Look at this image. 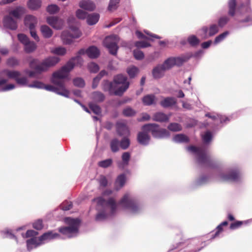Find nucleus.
Instances as JSON below:
<instances>
[{
  "label": "nucleus",
  "mask_w": 252,
  "mask_h": 252,
  "mask_svg": "<svg viewBox=\"0 0 252 252\" xmlns=\"http://www.w3.org/2000/svg\"><path fill=\"white\" fill-rule=\"evenodd\" d=\"M130 158V153L128 152H124L122 155V161L118 162V167L121 169H124L126 166L128 165Z\"/></svg>",
  "instance_id": "23"
},
{
  "label": "nucleus",
  "mask_w": 252,
  "mask_h": 252,
  "mask_svg": "<svg viewBox=\"0 0 252 252\" xmlns=\"http://www.w3.org/2000/svg\"><path fill=\"white\" fill-rule=\"evenodd\" d=\"M72 203L69 201H64L61 205V209L65 211L69 210L72 208Z\"/></svg>",
  "instance_id": "62"
},
{
  "label": "nucleus",
  "mask_w": 252,
  "mask_h": 252,
  "mask_svg": "<svg viewBox=\"0 0 252 252\" xmlns=\"http://www.w3.org/2000/svg\"><path fill=\"white\" fill-rule=\"evenodd\" d=\"M119 41V37L113 34L106 37L103 41V44L109 50L110 53L116 55L118 49Z\"/></svg>",
  "instance_id": "12"
},
{
  "label": "nucleus",
  "mask_w": 252,
  "mask_h": 252,
  "mask_svg": "<svg viewBox=\"0 0 252 252\" xmlns=\"http://www.w3.org/2000/svg\"><path fill=\"white\" fill-rule=\"evenodd\" d=\"M89 14L84 10L81 9H78L76 11V16L79 19L84 20L87 18Z\"/></svg>",
  "instance_id": "46"
},
{
  "label": "nucleus",
  "mask_w": 252,
  "mask_h": 252,
  "mask_svg": "<svg viewBox=\"0 0 252 252\" xmlns=\"http://www.w3.org/2000/svg\"><path fill=\"white\" fill-rule=\"evenodd\" d=\"M41 0H29L27 2L28 7L32 10H37L41 6Z\"/></svg>",
  "instance_id": "33"
},
{
  "label": "nucleus",
  "mask_w": 252,
  "mask_h": 252,
  "mask_svg": "<svg viewBox=\"0 0 252 252\" xmlns=\"http://www.w3.org/2000/svg\"><path fill=\"white\" fill-rule=\"evenodd\" d=\"M202 138L204 143H208L212 140V134L210 131H207L202 135Z\"/></svg>",
  "instance_id": "51"
},
{
  "label": "nucleus",
  "mask_w": 252,
  "mask_h": 252,
  "mask_svg": "<svg viewBox=\"0 0 252 252\" xmlns=\"http://www.w3.org/2000/svg\"><path fill=\"white\" fill-rule=\"evenodd\" d=\"M91 110L95 114L99 115L101 113L100 108L97 105L91 103L89 105Z\"/></svg>",
  "instance_id": "59"
},
{
  "label": "nucleus",
  "mask_w": 252,
  "mask_h": 252,
  "mask_svg": "<svg viewBox=\"0 0 252 252\" xmlns=\"http://www.w3.org/2000/svg\"><path fill=\"white\" fill-rule=\"evenodd\" d=\"M81 35L79 30L74 27H71L69 31H63L61 35V38L65 44H70L73 42V39L79 38Z\"/></svg>",
  "instance_id": "11"
},
{
  "label": "nucleus",
  "mask_w": 252,
  "mask_h": 252,
  "mask_svg": "<svg viewBox=\"0 0 252 252\" xmlns=\"http://www.w3.org/2000/svg\"><path fill=\"white\" fill-rule=\"evenodd\" d=\"M88 68L89 70V71L92 73H96L99 69L98 65L94 62H91L88 63Z\"/></svg>",
  "instance_id": "47"
},
{
  "label": "nucleus",
  "mask_w": 252,
  "mask_h": 252,
  "mask_svg": "<svg viewBox=\"0 0 252 252\" xmlns=\"http://www.w3.org/2000/svg\"><path fill=\"white\" fill-rule=\"evenodd\" d=\"M206 116L212 119L213 120L219 121L220 123L225 122L228 120V118L215 114L207 113L206 114Z\"/></svg>",
  "instance_id": "35"
},
{
  "label": "nucleus",
  "mask_w": 252,
  "mask_h": 252,
  "mask_svg": "<svg viewBox=\"0 0 252 252\" xmlns=\"http://www.w3.org/2000/svg\"><path fill=\"white\" fill-rule=\"evenodd\" d=\"M190 57V56L189 55H184L180 57H174L175 65L177 66L181 65L187 61Z\"/></svg>",
  "instance_id": "32"
},
{
  "label": "nucleus",
  "mask_w": 252,
  "mask_h": 252,
  "mask_svg": "<svg viewBox=\"0 0 252 252\" xmlns=\"http://www.w3.org/2000/svg\"><path fill=\"white\" fill-rule=\"evenodd\" d=\"M73 84L75 86L78 87H83L85 86L84 80L80 77H77L73 80Z\"/></svg>",
  "instance_id": "57"
},
{
  "label": "nucleus",
  "mask_w": 252,
  "mask_h": 252,
  "mask_svg": "<svg viewBox=\"0 0 252 252\" xmlns=\"http://www.w3.org/2000/svg\"><path fill=\"white\" fill-rule=\"evenodd\" d=\"M133 55L135 58L138 60L143 59L144 57L143 52L138 49L133 51Z\"/></svg>",
  "instance_id": "58"
},
{
  "label": "nucleus",
  "mask_w": 252,
  "mask_h": 252,
  "mask_svg": "<svg viewBox=\"0 0 252 252\" xmlns=\"http://www.w3.org/2000/svg\"><path fill=\"white\" fill-rule=\"evenodd\" d=\"M209 179L206 176H202L198 178L195 181V185L197 186H202L206 184L208 182Z\"/></svg>",
  "instance_id": "52"
},
{
  "label": "nucleus",
  "mask_w": 252,
  "mask_h": 252,
  "mask_svg": "<svg viewBox=\"0 0 252 252\" xmlns=\"http://www.w3.org/2000/svg\"><path fill=\"white\" fill-rule=\"evenodd\" d=\"M78 5L81 9L89 11H93L95 8L94 3L91 0H81Z\"/></svg>",
  "instance_id": "20"
},
{
  "label": "nucleus",
  "mask_w": 252,
  "mask_h": 252,
  "mask_svg": "<svg viewBox=\"0 0 252 252\" xmlns=\"http://www.w3.org/2000/svg\"><path fill=\"white\" fill-rule=\"evenodd\" d=\"M219 177L222 181H231L237 182L240 180L241 175L237 170H231L225 173H220Z\"/></svg>",
  "instance_id": "14"
},
{
  "label": "nucleus",
  "mask_w": 252,
  "mask_h": 252,
  "mask_svg": "<svg viewBox=\"0 0 252 252\" xmlns=\"http://www.w3.org/2000/svg\"><path fill=\"white\" fill-rule=\"evenodd\" d=\"M120 0H110L108 7V9L109 11H113L117 8V5L119 2Z\"/></svg>",
  "instance_id": "53"
},
{
  "label": "nucleus",
  "mask_w": 252,
  "mask_h": 252,
  "mask_svg": "<svg viewBox=\"0 0 252 252\" xmlns=\"http://www.w3.org/2000/svg\"><path fill=\"white\" fill-rule=\"evenodd\" d=\"M188 41L192 46L196 45L199 43V40L193 35L189 36L188 38Z\"/></svg>",
  "instance_id": "54"
},
{
  "label": "nucleus",
  "mask_w": 252,
  "mask_h": 252,
  "mask_svg": "<svg viewBox=\"0 0 252 252\" xmlns=\"http://www.w3.org/2000/svg\"><path fill=\"white\" fill-rule=\"evenodd\" d=\"M64 221L68 226L60 228L59 231L66 238H69L76 236L78 234V229L80 225L79 220L66 218L64 219Z\"/></svg>",
  "instance_id": "6"
},
{
  "label": "nucleus",
  "mask_w": 252,
  "mask_h": 252,
  "mask_svg": "<svg viewBox=\"0 0 252 252\" xmlns=\"http://www.w3.org/2000/svg\"><path fill=\"white\" fill-rule=\"evenodd\" d=\"M85 53H86L91 58H96L99 55V50L94 46L90 47L86 51H85L84 49H81L78 52L79 54H84Z\"/></svg>",
  "instance_id": "19"
},
{
  "label": "nucleus",
  "mask_w": 252,
  "mask_h": 252,
  "mask_svg": "<svg viewBox=\"0 0 252 252\" xmlns=\"http://www.w3.org/2000/svg\"><path fill=\"white\" fill-rule=\"evenodd\" d=\"M189 151L195 154L199 163L209 165L211 161L210 158L202 148H196L194 146H189L187 148Z\"/></svg>",
  "instance_id": "10"
},
{
  "label": "nucleus",
  "mask_w": 252,
  "mask_h": 252,
  "mask_svg": "<svg viewBox=\"0 0 252 252\" xmlns=\"http://www.w3.org/2000/svg\"><path fill=\"white\" fill-rule=\"evenodd\" d=\"M38 234V233L37 231L33 230H29L25 234L23 233L21 234L22 236L24 239L30 238L26 241L27 248L28 251H31L42 244L39 237H36Z\"/></svg>",
  "instance_id": "8"
},
{
  "label": "nucleus",
  "mask_w": 252,
  "mask_h": 252,
  "mask_svg": "<svg viewBox=\"0 0 252 252\" xmlns=\"http://www.w3.org/2000/svg\"><path fill=\"white\" fill-rule=\"evenodd\" d=\"M16 82L17 84L21 86H28L29 87H30L29 86L32 84L29 83L28 78L26 77H18Z\"/></svg>",
  "instance_id": "44"
},
{
  "label": "nucleus",
  "mask_w": 252,
  "mask_h": 252,
  "mask_svg": "<svg viewBox=\"0 0 252 252\" xmlns=\"http://www.w3.org/2000/svg\"><path fill=\"white\" fill-rule=\"evenodd\" d=\"M46 21L49 25L56 30L61 29L64 24V21L56 16H49L47 17Z\"/></svg>",
  "instance_id": "16"
},
{
  "label": "nucleus",
  "mask_w": 252,
  "mask_h": 252,
  "mask_svg": "<svg viewBox=\"0 0 252 252\" xmlns=\"http://www.w3.org/2000/svg\"><path fill=\"white\" fill-rule=\"evenodd\" d=\"M170 116H168L162 112H157L154 114L153 120L159 122H166L168 121Z\"/></svg>",
  "instance_id": "26"
},
{
  "label": "nucleus",
  "mask_w": 252,
  "mask_h": 252,
  "mask_svg": "<svg viewBox=\"0 0 252 252\" xmlns=\"http://www.w3.org/2000/svg\"><path fill=\"white\" fill-rule=\"evenodd\" d=\"M112 163V160L110 158L99 161L98 163L99 166L102 168H107L110 166Z\"/></svg>",
  "instance_id": "49"
},
{
  "label": "nucleus",
  "mask_w": 252,
  "mask_h": 252,
  "mask_svg": "<svg viewBox=\"0 0 252 252\" xmlns=\"http://www.w3.org/2000/svg\"><path fill=\"white\" fill-rule=\"evenodd\" d=\"M20 72L16 70L5 69L0 73V91L6 92L15 88L13 84H7L9 79L16 81L18 77L20 76Z\"/></svg>",
  "instance_id": "5"
},
{
  "label": "nucleus",
  "mask_w": 252,
  "mask_h": 252,
  "mask_svg": "<svg viewBox=\"0 0 252 252\" xmlns=\"http://www.w3.org/2000/svg\"><path fill=\"white\" fill-rule=\"evenodd\" d=\"M142 102L145 105H151L156 104L157 103V99L154 95L148 94L143 97Z\"/></svg>",
  "instance_id": "28"
},
{
  "label": "nucleus",
  "mask_w": 252,
  "mask_h": 252,
  "mask_svg": "<svg viewBox=\"0 0 252 252\" xmlns=\"http://www.w3.org/2000/svg\"><path fill=\"white\" fill-rule=\"evenodd\" d=\"M142 129V131L138 133L137 141L141 145H147L149 143L150 140V136L148 134V132H150V131L144 130L143 126Z\"/></svg>",
  "instance_id": "17"
},
{
  "label": "nucleus",
  "mask_w": 252,
  "mask_h": 252,
  "mask_svg": "<svg viewBox=\"0 0 252 252\" xmlns=\"http://www.w3.org/2000/svg\"><path fill=\"white\" fill-rule=\"evenodd\" d=\"M59 236V234L57 233H53L52 231H49L44 233L42 236L39 237L43 244L51 240L57 238Z\"/></svg>",
  "instance_id": "22"
},
{
  "label": "nucleus",
  "mask_w": 252,
  "mask_h": 252,
  "mask_svg": "<svg viewBox=\"0 0 252 252\" xmlns=\"http://www.w3.org/2000/svg\"><path fill=\"white\" fill-rule=\"evenodd\" d=\"M126 181V175L122 174L118 176L115 183V188L118 190L121 189L125 184Z\"/></svg>",
  "instance_id": "27"
},
{
  "label": "nucleus",
  "mask_w": 252,
  "mask_h": 252,
  "mask_svg": "<svg viewBox=\"0 0 252 252\" xmlns=\"http://www.w3.org/2000/svg\"><path fill=\"white\" fill-rule=\"evenodd\" d=\"M18 38L19 41L22 43L24 46L29 41L28 37L23 33L19 34L18 35Z\"/></svg>",
  "instance_id": "60"
},
{
  "label": "nucleus",
  "mask_w": 252,
  "mask_h": 252,
  "mask_svg": "<svg viewBox=\"0 0 252 252\" xmlns=\"http://www.w3.org/2000/svg\"><path fill=\"white\" fill-rule=\"evenodd\" d=\"M119 205L123 209L131 214L139 213L142 210V205L130 193L124 194L119 202Z\"/></svg>",
  "instance_id": "4"
},
{
  "label": "nucleus",
  "mask_w": 252,
  "mask_h": 252,
  "mask_svg": "<svg viewBox=\"0 0 252 252\" xmlns=\"http://www.w3.org/2000/svg\"><path fill=\"white\" fill-rule=\"evenodd\" d=\"M47 11L50 14H54L58 12L60 8L56 4H50L46 8Z\"/></svg>",
  "instance_id": "45"
},
{
  "label": "nucleus",
  "mask_w": 252,
  "mask_h": 252,
  "mask_svg": "<svg viewBox=\"0 0 252 252\" xmlns=\"http://www.w3.org/2000/svg\"><path fill=\"white\" fill-rule=\"evenodd\" d=\"M219 31V28L217 25L213 24L210 26L208 30L207 27H203L199 31V34L202 38L205 39L209 36H212L217 33Z\"/></svg>",
  "instance_id": "15"
},
{
  "label": "nucleus",
  "mask_w": 252,
  "mask_h": 252,
  "mask_svg": "<svg viewBox=\"0 0 252 252\" xmlns=\"http://www.w3.org/2000/svg\"><path fill=\"white\" fill-rule=\"evenodd\" d=\"M60 61V59L57 57H49L44 60L38 65H36L37 60L33 59L30 62V67L34 69L37 72L46 71L49 68L54 66Z\"/></svg>",
  "instance_id": "7"
},
{
  "label": "nucleus",
  "mask_w": 252,
  "mask_h": 252,
  "mask_svg": "<svg viewBox=\"0 0 252 252\" xmlns=\"http://www.w3.org/2000/svg\"><path fill=\"white\" fill-rule=\"evenodd\" d=\"M19 61L14 57L10 58L7 61V64L11 67L17 66L19 65Z\"/></svg>",
  "instance_id": "50"
},
{
  "label": "nucleus",
  "mask_w": 252,
  "mask_h": 252,
  "mask_svg": "<svg viewBox=\"0 0 252 252\" xmlns=\"http://www.w3.org/2000/svg\"><path fill=\"white\" fill-rule=\"evenodd\" d=\"M100 186L106 187L107 185V180L104 176H101L99 179Z\"/></svg>",
  "instance_id": "64"
},
{
  "label": "nucleus",
  "mask_w": 252,
  "mask_h": 252,
  "mask_svg": "<svg viewBox=\"0 0 252 252\" xmlns=\"http://www.w3.org/2000/svg\"><path fill=\"white\" fill-rule=\"evenodd\" d=\"M94 201L97 203L98 213L95 217V220L101 221L105 220L110 216L115 214L118 210V206L115 200L110 198L107 201L102 197L94 199Z\"/></svg>",
  "instance_id": "2"
},
{
  "label": "nucleus",
  "mask_w": 252,
  "mask_h": 252,
  "mask_svg": "<svg viewBox=\"0 0 252 252\" xmlns=\"http://www.w3.org/2000/svg\"><path fill=\"white\" fill-rule=\"evenodd\" d=\"M99 19V15L98 13H93L88 15L87 18V23L90 25L95 24Z\"/></svg>",
  "instance_id": "30"
},
{
  "label": "nucleus",
  "mask_w": 252,
  "mask_h": 252,
  "mask_svg": "<svg viewBox=\"0 0 252 252\" xmlns=\"http://www.w3.org/2000/svg\"><path fill=\"white\" fill-rule=\"evenodd\" d=\"M127 136H125L121 141H120V147L123 150L127 149L130 145V140Z\"/></svg>",
  "instance_id": "43"
},
{
  "label": "nucleus",
  "mask_w": 252,
  "mask_h": 252,
  "mask_svg": "<svg viewBox=\"0 0 252 252\" xmlns=\"http://www.w3.org/2000/svg\"><path fill=\"white\" fill-rule=\"evenodd\" d=\"M177 100L173 97L164 98L160 102L161 106L164 108L171 107L176 104Z\"/></svg>",
  "instance_id": "25"
},
{
  "label": "nucleus",
  "mask_w": 252,
  "mask_h": 252,
  "mask_svg": "<svg viewBox=\"0 0 252 252\" xmlns=\"http://www.w3.org/2000/svg\"><path fill=\"white\" fill-rule=\"evenodd\" d=\"M136 112L130 107H126L123 110V114L126 117H131L134 116Z\"/></svg>",
  "instance_id": "55"
},
{
  "label": "nucleus",
  "mask_w": 252,
  "mask_h": 252,
  "mask_svg": "<svg viewBox=\"0 0 252 252\" xmlns=\"http://www.w3.org/2000/svg\"><path fill=\"white\" fill-rule=\"evenodd\" d=\"M168 128L172 131H179L182 129V127L179 124L173 123L168 126Z\"/></svg>",
  "instance_id": "48"
},
{
  "label": "nucleus",
  "mask_w": 252,
  "mask_h": 252,
  "mask_svg": "<svg viewBox=\"0 0 252 252\" xmlns=\"http://www.w3.org/2000/svg\"><path fill=\"white\" fill-rule=\"evenodd\" d=\"M3 25L5 27L12 30H15L17 28V22L10 16H6L3 19Z\"/></svg>",
  "instance_id": "21"
},
{
  "label": "nucleus",
  "mask_w": 252,
  "mask_h": 252,
  "mask_svg": "<svg viewBox=\"0 0 252 252\" xmlns=\"http://www.w3.org/2000/svg\"><path fill=\"white\" fill-rule=\"evenodd\" d=\"M138 72V68L135 66H129L127 68V73L130 78L134 77Z\"/></svg>",
  "instance_id": "41"
},
{
  "label": "nucleus",
  "mask_w": 252,
  "mask_h": 252,
  "mask_svg": "<svg viewBox=\"0 0 252 252\" xmlns=\"http://www.w3.org/2000/svg\"><path fill=\"white\" fill-rule=\"evenodd\" d=\"M36 44L30 40L24 45V50L26 53H30L33 52L36 48Z\"/></svg>",
  "instance_id": "37"
},
{
  "label": "nucleus",
  "mask_w": 252,
  "mask_h": 252,
  "mask_svg": "<svg viewBox=\"0 0 252 252\" xmlns=\"http://www.w3.org/2000/svg\"><path fill=\"white\" fill-rule=\"evenodd\" d=\"M25 25L30 30L31 36L37 41L39 40V38L35 31V27L37 23V18L32 15H27L24 19Z\"/></svg>",
  "instance_id": "13"
},
{
  "label": "nucleus",
  "mask_w": 252,
  "mask_h": 252,
  "mask_svg": "<svg viewBox=\"0 0 252 252\" xmlns=\"http://www.w3.org/2000/svg\"><path fill=\"white\" fill-rule=\"evenodd\" d=\"M82 62L81 58L79 56H77L69 60L60 70L54 72L53 74L51 81L56 87L51 85H45L38 81H34L29 87L30 88L45 89L47 91L55 92L58 94L68 97L69 91L65 87L64 79L67 77L69 72L74 68L75 64L76 63L81 64Z\"/></svg>",
  "instance_id": "1"
},
{
  "label": "nucleus",
  "mask_w": 252,
  "mask_h": 252,
  "mask_svg": "<svg viewBox=\"0 0 252 252\" xmlns=\"http://www.w3.org/2000/svg\"><path fill=\"white\" fill-rule=\"evenodd\" d=\"M165 69L163 67L162 65H158L153 70V75L155 78H159L161 77Z\"/></svg>",
  "instance_id": "29"
},
{
  "label": "nucleus",
  "mask_w": 252,
  "mask_h": 252,
  "mask_svg": "<svg viewBox=\"0 0 252 252\" xmlns=\"http://www.w3.org/2000/svg\"><path fill=\"white\" fill-rule=\"evenodd\" d=\"M50 52L54 54L63 56L66 53V50L63 47H58L55 48H51Z\"/></svg>",
  "instance_id": "38"
},
{
  "label": "nucleus",
  "mask_w": 252,
  "mask_h": 252,
  "mask_svg": "<svg viewBox=\"0 0 252 252\" xmlns=\"http://www.w3.org/2000/svg\"><path fill=\"white\" fill-rule=\"evenodd\" d=\"M129 87V82L127 81V78L122 74L115 76L113 81L110 82L104 81L103 84V89L108 91L110 94L121 95Z\"/></svg>",
  "instance_id": "3"
},
{
  "label": "nucleus",
  "mask_w": 252,
  "mask_h": 252,
  "mask_svg": "<svg viewBox=\"0 0 252 252\" xmlns=\"http://www.w3.org/2000/svg\"><path fill=\"white\" fill-rule=\"evenodd\" d=\"M117 131L120 136H128L129 130L124 121H119L117 123Z\"/></svg>",
  "instance_id": "18"
},
{
  "label": "nucleus",
  "mask_w": 252,
  "mask_h": 252,
  "mask_svg": "<svg viewBox=\"0 0 252 252\" xmlns=\"http://www.w3.org/2000/svg\"><path fill=\"white\" fill-rule=\"evenodd\" d=\"M92 98L95 102H102L104 100L105 96L104 94L99 92H94L91 94Z\"/></svg>",
  "instance_id": "36"
},
{
  "label": "nucleus",
  "mask_w": 252,
  "mask_h": 252,
  "mask_svg": "<svg viewBox=\"0 0 252 252\" xmlns=\"http://www.w3.org/2000/svg\"><path fill=\"white\" fill-rule=\"evenodd\" d=\"M229 21V18L226 16H223L219 20V25L220 27H223Z\"/></svg>",
  "instance_id": "63"
},
{
  "label": "nucleus",
  "mask_w": 252,
  "mask_h": 252,
  "mask_svg": "<svg viewBox=\"0 0 252 252\" xmlns=\"http://www.w3.org/2000/svg\"><path fill=\"white\" fill-rule=\"evenodd\" d=\"M236 5V0H229V1L228 2V6H229L228 13L231 16H233L235 15Z\"/></svg>",
  "instance_id": "40"
},
{
  "label": "nucleus",
  "mask_w": 252,
  "mask_h": 252,
  "mask_svg": "<svg viewBox=\"0 0 252 252\" xmlns=\"http://www.w3.org/2000/svg\"><path fill=\"white\" fill-rule=\"evenodd\" d=\"M110 146L111 150L113 152H117L119 151L120 148H121L120 142L117 138H113L110 141Z\"/></svg>",
  "instance_id": "34"
},
{
  "label": "nucleus",
  "mask_w": 252,
  "mask_h": 252,
  "mask_svg": "<svg viewBox=\"0 0 252 252\" xmlns=\"http://www.w3.org/2000/svg\"><path fill=\"white\" fill-rule=\"evenodd\" d=\"M173 140L176 143H183L187 142L189 141V139L186 135L180 134L176 135L173 138Z\"/></svg>",
  "instance_id": "39"
},
{
  "label": "nucleus",
  "mask_w": 252,
  "mask_h": 252,
  "mask_svg": "<svg viewBox=\"0 0 252 252\" xmlns=\"http://www.w3.org/2000/svg\"><path fill=\"white\" fill-rule=\"evenodd\" d=\"M135 46L137 48H146L151 46V44L147 41H137L135 43Z\"/></svg>",
  "instance_id": "61"
},
{
  "label": "nucleus",
  "mask_w": 252,
  "mask_h": 252,
  "mask_svg": "<svg viewBox=\"0 0 252 252\" xmlns=\"http://www.w3.org/2000/svg\"><path fill=\"white\" fill-rule=\"evenodd\" d=\"M175 65L173 58H170L166 60L162 65L164 69L167 70Z\"/></svg>",
  "instance_id": "42"
},
{
  "label": "nucleus",
  "mask_w": 252,
  "mask_h": 252,
  "mask_svg": "<svg viewBox=\"0 0 252 252\" xmlns=\"http://www.w3.org/2000/svg\"><path fill=\"white\" fill-rule=\"evenodd\" d=\"M40 32L45 38H50L52 36V30L47 25H42L40 27Z\"/></svg>",
  "instance_id": "31"
},
{
  "label": "nucleus",
  "mask_w": 252,
  "mask_h": 252,
  "mask_svg": "<svg viewBox=\"0 0 252 252\" xmlns=\"http://www.w3.org/2000/svg\"><path fill=\"white\" fill-rule=\"evenodd\" d=\"M26 9L22 6H18L9 12V15L16 19H19L25 13Z\"/></svg>",
  "instance_id": "24"
},
{
  "label": "nucleus",
  "mask_w": 252,
  "mask_h": 252,
  "mask_svg": "<svg viewBox=\"0 0 252 252\" xmlns=\"http://www.w3.org/2000/svg\"><path fill=\"white\" fill-rule=\"evenodd\" d=\"M144 130H150L153 136L157 138H163L169 136V132L165 129L160 128L156 124H149L143 126Z\"/></svg>",
  "instance_id": "9"
},
{
  "label": "nucleus",
  "mask_w": 252,
  "mask_h": 252,
  "mask_svg": "<svg viewBox=\"0 0 252 252\" xmlns=\"http://www.w3.org/2000/svg\"><path fill=\"white\" fill-rule=\"evenodd\" d=\"M229 34L228 32H225L216 37L214 41L215 44H218L222 41Z\"/></svg>",
  "instance_id": "56"
}]
</instances>
